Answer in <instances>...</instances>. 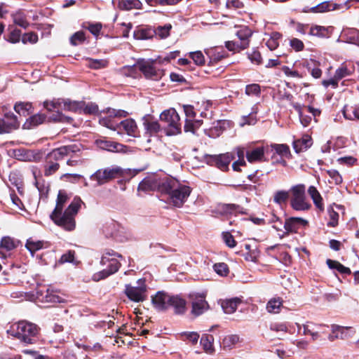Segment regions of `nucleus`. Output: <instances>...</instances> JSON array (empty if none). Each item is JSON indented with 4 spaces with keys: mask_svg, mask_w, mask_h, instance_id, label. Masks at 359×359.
I'll use <instances>...</instances> for the list:
<instances>
[{
    "mask_svg": "<svg viewBox=\"0 0 359 359\" xmlns=\"http://www.w3.org/2000/svg\"><path fill=\"white\" fill-rule=\"evenodd\" d=\"M141 6L142 3L140 0H118V7L121 10L139 9Z\"/></svg>",
    "mask_w": 359,
    "mask_h": 359,
    "instance_id": "33",
    "label": "nucleus"
},
{
    "mask_svg": "<svg viewBox=\"0 0 359 359\" xmlns=\"http://www.w3.org/2000/svg\"><path fill=\"white\" fill-rule=\"evenodd\" d=\"M246 158L248 161L251 163L265 161L264 147H257L247 151Z\"/></svg>",
    "mask_w": 359,
    "mask_h": 359,
    "instance_id": "21",
    "label": "nucleus"
},
{
    "mask_svg": "<svg viewBox=\"0 0 359 359\" xmlns=\"http://www.w3.org/2000/svg\"><path fill=\"white\" fill-rule=\"evenodd\" d=\"M189 297L191 302V313L194 316H198L208 310L209 305L204 293L193 292L189 294Z\"/></svg>",
    "mask_w": 359,
    "mask_h": 359,
    "instance_id": "10",
    "label": "nucleus"
},
{
    "mask_svg": "<svg viewBox=\"0 0 359 359\" xmlns=\"http://www.w3.org/2000/svg\"><path fill=\"white\" fill-rule=\"evenodd\" d=\"M222 133V128L220 126V122H217L216 126L205 130V134L211 138H216L219 137Z\"/></svg>",
    "mask_w": 359,
    "mask_h": 359,
    "instance_id": "54",
    "label": "nucleus"
},
{
    "mask_svg": "<svg viewBox=\"0 0 359 359\" xmlns=\"http://www.w3.org/2000/svg\"><path fill=\"white\" fill-rule=\"evenodd\" d=\"M147 3L151 6H155L157 5L160 6H175L179 4L182 0H145Z\"/></svg>",
    "mask_w": 359,
    "mask_h": 359,
    "instance_id": "52",
    "label": "nucleus"
},
{
    "mask_svg": "<svg viewBox=\"0 0 359 359\" xmlns=\"http://www.w3.org/2000/svg\"><path fill=\"white\" fill-rule=\"evenodd\" d=\"M308 224V222L302 218V217H292L285 219L284 223V229L285 232L283 233L280 237L284 236L285 234H288L290 233L297 232L299 226H306Z\"/></svg>",
    "mask_w": 359,
    "mask_h": 359,
    "instance_id": "18",
    "label": "nucleus"
},
{
    "mask_svg": "<svg viewBox=\"0 0 359 359\" xmlns=\"http://www.w3.org/2000/svg\"><path fill=\"white\" fill-rule=\"evenodd\" d=\"M160 192L168 195L169 203L181 208L191 193V188L175 178H165L160 184Z\"/></svg>",
    "mask_w": 359,
    "mask_h": 359,
    "instance_id": "2",
    "label": "nucleus"
},
{
    "mask_svg": "<svg viewBox=\"0 0 359 359\" xmlns=\"http://www.w3.org/2000/svg\"><path fill=\"white\" fill-rule=\"evenodd\" d=\"M147 287L144 278L137 280L135 286L126 284L124 290L127 297L135 302H144L147 299Z\"/></svg>",
    "mask_w": 359,
    "mask_h": 359,
    "instance_id": "8",
    "label": "nucleus"
},
{
    "mask_svg": "<svg viewBox=\"0 0 359 359\" xmlns=\"http://www.w3.org/2000/svg\"><path fill=\"white\" fill-rule=\"evenodd\" d=\"M282 304L283 302L280 298H273L268 302L266 310L271 313H278L280 311Z\"/></svg>",
    "mask_w": 359,
    "mask_h": 359,
    "instance_id": "41",
    "label": "nucleus"
},
{
    "mask_svg": "<svg viewBox=\"0 0 359 359\" xmlns=\"http://www.w3.org/2000/svg\"><path fill=\"white\" fill-rule=\"evenodd\" d=\"M184 339L191 341L193 344L198 342L199 334L196 332H184L181 334Z\"/></svg>",
    "mask_w": 359,
    "mask_h": 359,
    "instance_id": "63",
    "label": "nucleus"
},
{
    "mask_svg": "<svg viewBox=\"0 0 359 359\" xmlns=\"http://www.w3.org/2000/svg\"><path fill=\"white\" fill-rule=\"evenodd\" d=\"M219 211L222 215H235L241 214L245 215V210L239 205L233 204V203H223L219 205Z\"/></svg>",
    "mask_w": 359,
    "mask_h": 359,
    "instance_id": "22",
    "label": "nucleus"
},
{
    "mask_svg": "<svg viewBox=\"0 0 359 359\" xmlns=\"http://www.w3.org/2000/svg\"><path fill=\"white\" fill-rule=\"evenodd\" d=\"M172 29L170 24H165L163 26H158L154 29V34L159 39H166L170 35V32Z\"/></svg>",
    "mask_w": 359,
    "mask_h": 359,
    "instance_id": "46",
    "label": "nucleus"
},
{
    "mask_svg": "<svg viewBox=\"0 0 359 359\" xmlns=\"http://www.w3.org/2000/svg\"><path fill=\"white\" fill-rule=\"evenodd\" d=\"M83 27L87 29L95 36H97L102 28V25L100 22L88 23Z\"/></svg>",
    "mask_w": 359,
    "mask_h": 359,
    "instance_id": "57",
    "label": "nucleus"
},
{
    "mask_svg": "<svg viewBox=\"0 0 359 359\" xmlns=\"http://www.w3.org/2000/svg\"><path fill=\"white\" fill-rule=\"evenodd\" d=\"M154 34V30L150 29H143L134 32V37L137 40L148 39Z\"/></svg>",
    "mask_w": 359,
    "mask_h": 359,
    "instance_id": "53",
    "label": "nucleus"
},
{
    "mask_svg": "<svg viewBox=\"0 0 359 359\" xmlns=\"http://www.w3.org/2000/svg\"><path fill=\"white\" fill-rule=\"evenodd\" d=\"M213 341V336L207 334H203L200 340L203 350L208 353H212L214 351Z\"/></svg>",
    "mask_w": 359,
    "mask_h": 359,
    "instance_id": "35",
    "label": "nucleus"
},
{
    "mask_svg": "<svg viewBox=\"0 0 359 359\" xmlns=\"http://www.w3.org/2000/svg\"><path fill=\"white\" fill-rule=\"evenodd\" d=\"M60 168V165L57 162L53 161L50 159H47L46 157V163L44 165V175L50 176L55 173Z\"/></svg>",
    "mask_w": 359,
    "mask_h": 359,
    "instance_id": "43",
    "label": "nucleus"
},
{
    "mask_svg": "<svg viewBox=\"0 0 359 359\" xmlns=\"http://www.w3.org/2000/svg\"><path fill=\"white\" fill-rule=\"evenodd\" d=\"M290 192L291 194L290 203L293 210L304 212L311 208V204L306 199L304 184H298L291 187Z\"/></svg>",
    "mask_w": 359,
    "mask_h": 359,
    "instance_id": "6",
    "label": "nucleus"
},
{
    "mask_svg": "<svg viewBox=\"0 0 359 359\" xmlns=\"http://www.w3.org/2000/svg\"><path fill=\"white\" fill-rule=\"evenodd\" d=\"M252 32L248 27H243L237 31L236 35L240 39V48L245 49L249 46V39L251 37Z\"/></svg>",
    "mask_w": 359,
    "mask_h": 359,
    "instance_id": "25",
    "label": "nucleus"
},
{
    "mask_svg": "<svg viewBox=\"0 0 359 359\" xmlns=\"http://www.w3.org/2000/svg\"><path fill=\"white\" fill-rule=\"evenodd\" d=\"M210 62H217L226 57V52L222 48H215L205 51Z\"/></svg>",
    "mask_w": 359,
    "mask_h": 359,
    "instance_id": "31",
    "label": "nucleus"
},
{
    "mask_svg": "<svg viewBox=\"0 0 359 359\" xmlns=\"http://www.w3.org/2000/svg\"><path fill=\"white\" fill-rule=\"evenodd\" d=\"M342 112L346 119L359 121V104L350 107L344 106Z\"/></svg>",
    "mask_w": 359,
    "mask_h": 359,
    "instance_id": "32",
    "label": "nucleus"
},
{
    "mask_svg": "<svg viewBox=\"0 0 359 359\" xmlns=\"http://www.w3.org/2000/svg\"><path fill=\"white\" fill-rule=\"evenodd\" d=\"M163 180H159L156 177H145L138 185V190L148 191L157 189L160 191V184Z\"/></svg>",
    "mask_w": 359,
    "mask_h": 359,
    "instance_id": "19",
    "label": "nucleus"
},
{
    "mask_svg": "<svg viewBox=\"0 0 359 359\" xmlns=\"http://www.w3.org/2000/svg\"><path fill=\"white\" fill-rule=\"evenodd\" d=\"M293 149L296 153L306 151L312 144V140L309 135L304 136L302 139L293 142Z\"/></svg>",
    "mask_w": 359,
    "mask_h": 359,
    "instance_id": "29",
    "label": "nucleus"
},
{
    "mask_svg": "<svg viewBox=\"0 0 359 359\" xmlns=\"http://www.w3.org/2000/svg\"><path fill=\"white\" fill-rule=\"evenodd\" d=\"M202 124L201 120L198 119H185V124L184 130L186 133L190 132L193 134L195 133L196 130L199 128Z\"/></svg>",
    "mask_w": 359,
    "mask_h": 359,
    "instance_id": "44",
    "label": "nucleus"
},
{
    "mask_svg": "<svg viewBox=\"0 0 359 359\" xmlns=\"http://www.w3.org/2000/svg\"><path fill=\"white\" fill-rule=\"evenodd\" d=\"M11 16L14 24L24 29H27L30 25L26 15L20 11L13 13Z\"/></svg>",
    "mask_w": 359,
    "mask_h": 359,
    "instance_id": "34",
    "label": "nucleus"
},
{
    "mask_svg": "<svg viewBox=\"0 0 359 359\" xmlns=\"http://www.w3.org/2000/svg\"><path fill=\"white\" fill-rule=\"evenodd\" d=\"M86 40L85 34L83 31H79L75 32L71 37H70V43L72 46H78L81 43H83Z\"/></svg>",
    "mask_w": 359,
    "mask_h": 359,
    "instance_id": "55",
    "label": "nucleus"
},
{
    "mask_svg": "<svg viewBox=\"0 0 359 359\" xmlns=\"http://www.w3.org/2000/svg\"><path fill=\"white\" fill-rule=\"evenodd\" d=\"M282 34L279 32H274L271 33L270 38L266 41V45L269 50H273L279 46V40L281 39Z\"/></svg>",
    "mask_w": 359,
    "mask_h": 359,
    "instance_id": "45",
    "label": "nucleus"
},
{
    "mask_svg": "<svg viewBox=\"0 0 359 359\" xmlns=\"http://www.w3.org/2000/svg\"><path fill=\"white\" fill-rule=\"evenodd\" d=\"M62 99H54L52 101H45L43 107L49 111H53L55 109L57 111L62 109Z\"/></svg>",
    "mask_w": 359,
    "mask_h": 359,
    "instance_id": "49",
    "label": "nucleus"
},
{
    "mask_svg": "<svg viewBox=\"0 0 359 359\" xmlns=\"http://www.w3.org/2000/svg\"><path fill=\"white\" fill-rule=\"evenodd\" d=\"M290 191L279 190L274 193L273 201L279 205H283L285 204L290 198Z\"/></svg>",
    "mask_w": 359,
    "mask_h": 359,
    "instance_id": "38",
    "label": "nucleus"
},
{
    "mask_svg": "<svg viewBox=\"0 0 359 359\" xmlns=\"http://www.w3.org/2000/svg\"><path fill=\"white\" fill-rule=\"evenodd\" d=\"M326 263L330 269H336L341 274L350 275L351 273V269L349 268L344 266L337 261L327 259Z\"/></svg>",
    "mask_w": 359,
    "mask_h": 359,
    "instance_id": "37",
    "label": "nucleus"
},
{
    "mask_svg": "<svg viewBox=\"0 0 359 359\" xmlns=\"http://www.w3.org/2000/svg\"><path fill=\"white\" fill-rule=\"evenodd\" d=\"M289 44L290 46L296 52L302 51L304 48V43L297 38H292L290 39Z\"/></svg>",
    "mask_w": 359,
    "mask_h": 359,
    "instance_id": "62",
    "label": "nucleus"
},
{
    "mask_svg": "<svg viewBox=\"0 0 359 359\" xmlns=\"http://www.w3.org/2000/svg\"><path fill=\"white\" fill-rule=\"evenodd\" d=\"M81 145L80 144H73L67 146L60 147L53 149L46 155L47 159L57 162L63 159L65 156L76 154L81 151Z\"/></svg>",
    "mask_w": 359,
    "mask_h": 359,
    "instance_id": "9",
    "label": "nucleus"
},
{
    "mask_svg": "<svg viewBox=\"0 0 359 359\" xmlns=\"http://www.w3.org/2000/svg\"><path fill=\"white\" fill-rule=\"evenodd\" d=\"M46 118V115L42 114H37L29 117V124L30 126H37L38 125L43 123Z\"/></svg>",
    "mask_w": 359,
    "mask_h": 359,
    "instance_id": "58",
    "label": "nucleus"
},
{
    "mask_svg": "<svg viewBox=\"0 0 359 359\" xmlns=\"http://www.w3.org/2000/svg\"><path fill=\"white\" fill-rule=\"evenodd\" d=\"M19 126L17 116L11 112L6 113L4 118H0V134L11 133Z\"/></svg>",
    "mask_w": 359,
    "mask_h": 359,
    "instance_id": "14",
    "label": "nucleus"
},
{
    "mask_svg": "<svg viewBox=\"0 0 359 359\" xmlns=\"http://www.w3.org/2000/svg\"><path fill=\"white\" fill-rule=\"evenodd\" d=\"M130 169H123L117 165H112L104 169H99L90 176V180L96 181L97 185H102L108 182L119 178L124 177L128 175H130Z\"/></svg>",
    "mask_w": 359,
    "mask_h": 359,
    "instance_id": "5",
    "label": "nucleus"
},
{
    "mask_svg": "<svg viewBox=\"0 0 359 359\" xmlns=\"http://www.w3.org/2000/svg\"><path fill=\"white\" fill-rule=\"evenodd\" d=\"M296 325L299 332H300L301 330L303 329V334L310 335L313 341H316L319 339L320 334L325 332L324 331L321 330L322 328L326 327L324 325L315 324L311 322H306L303 325L296 323Z\"/></svg>",
    "mask_w": 359,
    "mask_h": 359,
    "instance_id": "12",
    "label": "nucleus"
},
{
    "mask_svg": "<svg viewBox=\"0 0 359 359\" xmlns=\"http://www.w3.org/2000/svg\"><path fill=\"white\" fill-rule=\"evenodd\" d=\"M309 34L318 37L325 38L329 36V31L327 27L315 25L309 28Z\"/></svg>",
    "mask_w": 359,
    "mask_h": 359,
    "instance_id": "40",
    "label": "nucleus"
},
{
    "mask_svg": "<svg viewBox=\"0 0 359 359\" xmlns=\"http://www.w3.org/2000/svg\"><path fill=\"white\" fill-rule=\"evenodd\" d=\"M355 331L351 327H342L337 325H332V334H329L328 339L334 341L337 339H346L351 337Z\"/></svg>",
    "mask_w": 359,
    "mask_h": 359,
    "instance_id": "15",
    "label": "nucleus"
},
{
    "mask_svg": "<svg viewBox=\"0 0 359 359\" xmlns=\"http://www.w3.org/2000/svg\"><path fill=\"white\" fill-rule=\"evenodd\" d=\"M187 302L185 299L181 298L178 295H171V299L169 306H172L175 309L177 314H183L186 311Z\"/></svg>",
    "mask_w": 359,
    "mask_h": 359,
    "instance_id": "26",
    "label": "nucleus"
},
{
    "mask_svg": "<svg viewBox=\"0 0 359 359\" xmlns=\"http://www.w3.org/2000/svg\"><path fill=\"white\" fill-rule=\"evenodd\" d=\"M118 257L121 258L122 255L113 250H106L101 257L100 264L103 266L107 265V268L95 273L92 276V280L98 282L116 273L121 266V264L117 259Z\"/></svg>",
    "mask_w": 359,
    "mask_h": 359,
    "instance_id": "3",
    "label": "nucleus"
},
{
    "mask_svg": "<svg viewBox=\"0 0 359 359\" xmlns=\"http://www.w3.org/2000/svg\"><path fill=\"white\" fill-rule=\"evenodd\" d=\"M189 55L197 65H203L205 64V57L201 51L191 52Z\"/></svg>",
    "mask_w": 359,
    "mask_h": 359,
    "instance_id": "61",
    "label": "nucleus"
},
{
    "mask_svg": "<svg viewBox=\"0 0 359 359\" xmlns=\"http://www.w3.org/2000/svg\"><path fill=\"white\" fill-rule=\"evenodd\" d=\"M68 197L64 191H59L56 206L50 215V219L57 226L66 231H72L76 227L75 216L78 213L81 203V199L75 197L67 208L62 212L63 206Z\"/></svg>",
    "mask_w": 359,
    "mask_h": 359,
    "instance_id": "1",
    "label": "nucleus"
},
{
    "mask_svg": "<svg viewBox=\"0 0 359 359\" xmlns=\"http://www.w3.org/2000/svg\"><path fill=\"white\" fill-rule=\"evenodd\" d=\"M160 118L166 123L167 135H176L181 133L180 118L174 109L163 111L160 115Z\"/></svg>",
    "mask_w": 359,
    "mask_h": 359,
    "instance_id": "7",
    "label": "nucleus"
},
{
    "mask_svg": "<svg viewBox=\"0 0 359 359\" xmlns=\"http://www.w3.org/2000/svg\"><path fill=\"white\" fill-rule=\"evenodd\" d=\"M137 130V124L132 118L126 119L118 123V133H122L124 131L128 135L135 137Z\"/></svg>",
    "mask_w": 359,
    "mask_h": 359,
    "instance_id": "20",
    "label": "nucleus"
},
{
    "mask_svg": "<svg viewBox=\"0 0 359 359\" xmlns=\"http://www.w3.org/2000/svg\"><path fill=\"white\" fill-rule=\"evenodd\" d=\"M271 147L281 157L287 158H290L291 157L290 147L286 144H271Z\"/></svg>",
    "mask_w": 359,
    "mask_h": 359,
    "instance_id": "36",
    "label": "nucleus"
},
{
    "mask_svg": "<svg viewBox=\"0 0 359 359\" xmlns=\"http://www.w3.org/2000/svg\"><path fill=\"white\" fill-rule=\"evenodd\" d=\"M348 43L359 46V30L350 29L344 33Z\"/></svg>",
    "mask_w": 359,
    "mask_h": 359,
    "instance_id": "48",
    "label": "nucleus"
},
{
    "mask_svg": "<svg viewBox=\"0 0 359 359\" xmlns=\"http://www.w3.org/2000/svg\"><path fill=\"white\" fill-rule=\"evenodd\" d=\"M215 271L221 276H225L229 273V268L225 263H217L213 266Z\"/></svg>",
    "mask_w": 359,
    "mask_h": 359,
    "instance_id": "60",
    "label": "nucleus"
},
{
    "mask_svg": "<svg viewBox=\"0 0 359 359\" xmlns=\"http://www.w3.org/2000/svg\"><path fill=\"white\" fill-rule=\"evenodd\" d=\"M261 93L260 86L257 83L247 85L245 87V93L248 95L259 96Z\"/></svg>",
    "mask_w": 359,
    "mask_h": 359,
    "instance_id": "59",
    "label": "nucleus"
},
{
    "mask_svg": "<svg viewBox=\"0 0 359 359\" xmlns=\"http://www.w3.org/2000/svg\"><path fill=\"white\" fill-rule=\"evenodd\" d=\"M62 110L81 112L84 107L83 102L72 101L69 99H62Z\"/></svg>",
    "mask_w": 359,
    "mask_h": 359,
    "instance_id": "27",
    "label": "nucleus"
},
{
    "mask_svg": "<svg viewBox=\"0 0 359 359\" xmlns=\"http://www.w3.org/2000/svg\"><path fill=\"white\" fill-rule=\"evenodd\" d=\"M241 303V300L238 297H235L222 301L221 306L225 313L231 314L236 311L238 306Z\"/></svg>",
    "mask_w": 359,
    "mask_h": 359,
    "instance_id": "30",
    "label": "nucleus"
},
{
    "mask_svg": "<svg viewBox=\"0 0 359 359\" xmlns=\"http://www.w3.org/2000/svg\"><path fill=\"white\" fill-rule=\"evenodd\" d=\"M44 245V242L41 241H34L32 238H29L27 241L25 247L26 248L33 254L34 252L42 249Z\"/></svg>",
    "mask_w": 359,
    "mask_h": 359,
    "instance_id": "47",
    "label": "nucleus"
},
{
    "mask_svg": "<svg viewBox=\"0 0 359 359\" xmlns=\"http://www.w3.org/2000/svg\"><path fill=\"white\" fill-rule=\"evenodd\" d=\"M36 295L39 301L42 303H60L63 302L62 298L50 288H47L46 291L37 289Z\"/></svg>",
    "mask_w": 359,
    "mask_h": 359,
    "instance_id": "17",
    "label": "nucleus"
},
{
    "mask_svg": "<svg viewBox=\"0 0 359 359\" xmlns=\"http://www.w3.org/2000/svg\"><path fill=\"white\" fill-rule=\"evenodd\" d=\"M341 5L334 3L332 1L322 2L311 8L313 13H325L335 11L341 8Z\"/></svg>",
    "mask_w": 359,
    "mask_h": 359,
    "instance_id": "24",
    "label": "nucleus"
},
{
    "mask_svg": "<svg viewBox=\"0 0 359 359\" xmlns=\"http://www.w3.org/2000/svg\"><path fill=\"white\" fill-rule=\"evenodd\" d=\"M39 330V328L36 324L22 320L14 323L8 332L25 344H33Z\"/></svg>",
    "mask_w": 359,
    "mask_h": 359,
    "instance_id": "4",
    "label": "nucleus"
},
{
    "mask_svg": "<svg viewBox=\"0 0 359 359\" xmlns=\"http://www.w3.org/2000/svg\"><path fill=\"white\" fill-rule=\"evenodd\" d=\"M95 143L100 149L112 152L119 151L123 147L121 144H118L104 138L97 139L95 140Z\"/></svg>",
    "mask_w": 359,
    "mask_h": 359,
    "instance_id": "23",
    "label": "nucleus"
},
{
    "mask_svg": "<svg viewBox=\"0 0 359 359\" xmlns=\"http://www.w3.org/2000/svg\"><path fill=\"white\" fill-rule=\"evenodd\" d=\"M144 128L147 133L150 135L157 133L160 130V125L157 121H149L147 118H144L143 122Z\"/></svg>",
    "mask_w": 359,
    "mask_h": 359,
    "instance_id": "42",
    "label": "nucleus"
},
{
    "mask_svg": "<svg viewBox=\"0 0 359 359\" xmlns=\"http://www.w3.org/2000/svg\"><path fill=\"white\" fill-rule=\"evenodd\" d=\"M307 192L313 200L316 208L319 210L323 211L324 210L323 198L316 187L314 186H310L307 190Z\"/></svg>",
    "mask_w": 359,
    "mask_h": 359,
    "instance_id": "28",
    "label": "nucleus"
},
{
    "mask_svg": "<svg viewBox=\"0 0 359 359\" xmlns=\"http://www.w3.org/2000/svg\"><path fill=\"white\" fill-rule=\"evenodd\" d=\"M32 104L30 102H19L14 106L15 111L20 115L27 116L32 113Z\"/></svg>",
    "mask_w": 359,
    "mask_h": 359,
    "instance_id": "39",
    "label": "nucleus"
},
{
    "mask_svg": "<svg viewBox=\"0 0 359 359\" xmlns=\"http://www.w3.org/2000/svg\"><path fill=\"white\" fill-rule=\"evenodd\" d=\"M108 62L106 60L89 59L88 67L91 69H98L107 67Z\"/></svg>",
    "mask_w": 359,
    "mask_h": 359,
    "instance_id": "56",
    "label": "nucleus"
},
{
    "mask_svg": "<svg viewBox=\"0 0 359 359\" xmlns=\"http://www.w3.org/2000/svg\"><path fill=\"white\" fill-rule=\"evenodd\" d=\"M113 116H110L108 114L106 117H102L99 120V123L102 126L109 128L113 130H117L118 123H116L113 121Z\"/></svg>",
    "mask_w": 359,
    "mask_h": 359,
    "instance_id": "51",
    "label": "nucleus"
},
{
    "mask_svg": "<svg viewBox=\"0 0 359 359\" xmlns=\"http://www.w3.org/2000/svg\"><path fill=\"white\" fill-rule=\"evenodd\" d=\"M136 66L147 79L158 80L163 75V72L160 69H156L154 67L153 61L142 59L137 61Z\"/></svg>",
    "mask_w": 359,
    "mask_h": 359,
    "instance_id": "11",
    "label": "nucleus"
},
{
    "mask_svg": "<svg viewBox=\"0 0 359 359\" xmlns=\"http://www.w3.org/2000/svg\"><path fill=\"white\" fill-rule=\"evenodd\" d=\"M248 57L253 64L260 65L262 63L261 54L257 50L254 49L251 53H248Z\"/></svg>",
    "mask_w": 359,
    "mask_h": 359,
    "instance_id": "64",
    "label": "nucleus"
},
{
    "mask_svg": "<svg viewBox=\"0 0 359 359\" xmlns=\"http://www.w3.org/2000/svg\"><path fill=\"white\" fill-rule=\"evenodd\" d=\"M240 337L238 334H229L226 336L222 341L224 347L231 348L239 342Z\"/></svg>",
    "mask_w": 359,
    "mask_h": 359,
    "instance_id": "50",
    "label": "nucleus"
},
{
    "mask_svg": "<svg viewBox=\"0 0 359 359\" xmlns=\"http://www.w3.org/2000/svg\"><path fill=\"white\" fill-rule=\"evenodd\" d=\"M171 295L164 291H158L151 297V302L158 311H165L169 307Z\"/></svg>",
    "mask_w": 359,
    "mask_h": 359,
    "instance_id": "16",
    "label": "nucleus"
},
{
    "mask_svg": "<svg viewBox=\"0 0 359 359\" xmlns=\"http://www.w3.org/2000/svg\"><path fill=\"white\" fill-rule=\"evenodd\" d=\"M233 156L230 153L222 154L219 155H210L208 157V163L217 166L222 170H226Z\"/></svg>",
    "mask_w": 359,
    "mask_h": 359,
    "instance_id": "13",
    "label": "nucleus"
}]
</instances>
